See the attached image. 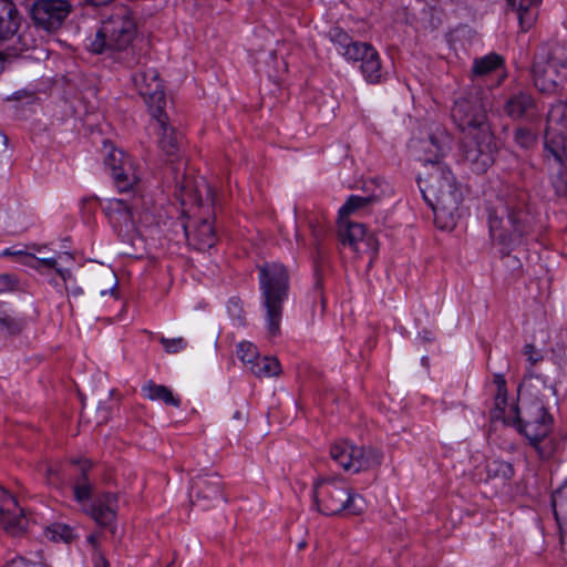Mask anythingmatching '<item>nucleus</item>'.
<instances>
[{"instance_id": "obj_32", "label": "nucleus", "mask_w": 567, "mask_h": 567, "mask_svg": "<svg viewBox=\"0 0 567 567\" xmlns=\"http://www.w3.org/2000/svg\"><path fill=\"white\" fill-rule=\"evenodd\" d=\"M91 466L92 465L89 461H85L82 464V467H81L82 473L79 476V478L76 480L75 485H74V496L78 502H83L85 499H89V497L91 496L92 486L89 483V480L86 477V471L90 470Z\"/></svg>"}, {"instance_id": "obj_24", "label": "nucleus", "mask_w": 567, "mask_h": 567, "mask_svg": "<svg viewBox=\"0 0 567 567\" xmlns=\"http://www.w3.org/2000/svg\"><path fill=\"white\" fill-rule=\"evenodd\" d=\"M192 489H197V497L204 499L221 496L223 483L217 474H208L204 478L192 481Z\"/></svg>"}, {"instance_id": "obj_20", "label": "nucleus", "mask_w": 567, "mask_h": 567, "mask_svg": "<svg viewBox=\"0 0 567 567\" xmlns=\"http://www.w3.org/2000/svg\"><path fill=\"white\" fill-rule=\"evenodd\" d=\"M188 244L197 250H206L217 241L215 228L207 219L199 220L192 230L185 228Z\"/></svg>"}, {"instance_id": "obj_53", "label": "nucleus", "mask_w": 567, "mask_h": 567, "mask_svg": "<svg viewBox=\"0 0 567 567\" xmlns=\"http://www.w3.org/2000/svg\"><path fill=\"white\" fill-rule=\"evenodd\" d=\"M94 567H110V564L104 556L99 555L95 559Z\"/></svg>"}, {"instance_id": "obj_51", "label": "nucleus", "mask_w": 567, "mask_h": 567, "mask_svg": "<svg viewBox=\"0 0 567 567\" xmlns=\"http://www.w3.org/2000/svg\"><path fill=\"white\" fill-rule=\"evenodd\" d=\"M495 383L497 385V392H506V389H505V385H506V382H505V379L503 378V375H495Z\"/></svg>"}, {"instance_id": "obj_40", "label": "nucleus", "mask_w": 567, "mask_h": 567, "mask_svg": "<svg viewBox=\"0 0 567 567\" xmlns=\"http://www.w3.org/2000/svg\"><path fill=\"white\" fill-rule=\"evenodd\" d=\"M524 354L527 360L534 365L543 360V355L533 344H526L524 347Z\"/></svg>"}, {"instance_id": "obj_31", "label": "nucleus", "mask_w": 567, "mask_h": 567, "mask_svg": "<svg viewBox=\"0 0 567 567\" xmlns=\"http://www.w3.org/2000/svg\"><path fill=\"white\" fill-rule=\"evenodd\" d=\"M488 477L509 481L514 476V467L509 462L502 460H491L486 464Z\"/></svg>"}, {"instance_id": "obj_59", "label": "nucleus", "mask_w": 567, "mask_h": 567, "mask_svg": "<svg viewBox=\"0 0 567 567\" xmlns=\"http://www.w3.org/2000/svg\"><path fill=\"white\" fill-rule=\"evenodd\" d=\"M89 542L95 544V537L93 535L89 536Z\"/></svg>"}, {"instance_id": "obj_16", "label": "nucleus", "mask_w": 567, "mask_h": 567, "mask_svg": "<svg viewBox=\"0 0 567 567\" xmlns=\"http://www.w3.org/2000/svg\"><path fill=\"white\" fill-rule=\"evenodd\" d=\"M338 236L343 246H349L357 254L377 252L379 243L373 235H368L362 224L348 219H338Z\"/></svg>"}, {"instance_id": "obj_43", "label": "nucleus", "mask_w": 567, "mask_h": 567, "mask_svg": "<svg viewBox=\"0 0 567 567\" xmlns=\"http://www.w3.org/2000/svg\"><path fill=\"white\" fill-rule=\"evenodd\" d=\"M506 404V392H497L496 396H495V410L493 412V416L494 417H499L501 414L503 413V408L505 406Z\"/></svg>"}, {"instance_id": "obj_21", "label": "nucleus", "mask_w": 567, "mask_h": 567, "mask_svg": "<svg viewBox=\"0 0 567 567\" xmlns=\"http://www.w3.org/2000/svg\"><path fill=\"white\" fill-rule=\"evenodd\" d=\"M152 116L156 118L162 130L158 141L159 147L168 157L177 156L182 136L174 130V127L168 125L167 116L164 112H159Z\"/></svg>"}, {"instance_id": "obj_18", "label": "nucleus", "mask_w": 567, "mask_h": 567, "mask_svg": "<svg viewBox=\"0 0 567 567\" xmlns=\"http://www.w3.org/2000/svg\"><path fill=\"white\" fill-rule=\"evenodd\" d=\"M505 113L514 118L530 120L536 115V104L533 96L524 91L514 92L504 105Z\"/></svg>"}, {"instance_id": "obj_38", "label": "nucleus", "mask_w": 567, "mask_h": 567, "mask_svg": "<svg viewBox=\"0 0 567 567\" xmlns=\"http://www.w3.org/2000/svg\"><path fill=\"white\" fill-rule=\"evenodd\" d=\"M329 38L332 42L339 45L342 52L346 51L347 48L353 43V41H351V38L340 28H332L329 31Z\"/></svg>"}, {"instance_id": "obj_22", "label": "nucleus", "mask_w": 567, "mask_h": 567, "mask_svg": "<svg viewBox=\"0 0 567 567\" xmlns=\"http://www.w3.org/2000/svg\"><path fill=\"white\" fill-rule=\"evenodd\" d=\"M542 0H507V6L516 13L518 23L523 31L529 30L536 19L538 12V6Z\"/></svg>"}, {"instance_id": "obj_26", "label": "nucleus", "mask_w": 567, "mask_h": 567, "mask_svg": "<svg viewBox=\"0 0 567 567\" xmlns=\"http://www.w3.org/2000/svg\"><path fill=\"white\" fill-rule=\"evenodd\" d=\"M380 200V195L372 194L369 196H350L343 206L339 209L340 220L348 219L349 215L358 213L371 204Z\"/></svg>"}, {"instance_id": "obj_49", "label": "nucleus", "mask_w": 567, "mask_h": 567, "mask_svg": "<svg viewBox=\"0 0 567 567\" xmlns=\"http://www.w3.org/2000/svg\"><path fill=\"white\" fill-rule=\"evenodd\" d=\"M32 96H33V92H30L27 90H21V91L14 92L11 99L16 100V101H20L24 97H32Z\"/></svg>"}, {"instance_id": "obj_46", "label": "nucleus", "mask_w": 567, "mask_h": 567, "mask_svg": "<svg viewBox=\"0 0 567 567\" xmlns=\"http://www.w3.org/2000/svg\"><path fill=\"white\" fill-rule=\"evenodd\" d=\"M34 264H39L40 266L54 268L58 266V260L55 258H34V261L29 262L30 266L37 268Z\"/></svg>"}, {"instance_id": "obj_15", "label": "nucleus", "mask_w": 567, "mask_h": 567, "mask_svg": "<svg viewBox=\"0 0 567 567\" xmlns=\"http://www.w3.org/2000/svg\"><path fill=\"white\" fill-rule=\"evenodd\" d=\"M104 147L109 150L104 162L112 171L117 189L120 192L132 189L138 181L134 164L122 150L114 148L109 143H105Z\"/></svg>"}, {"instance_id": "obj_30", "label": "nucleus", "mask_w": 567, "mask_h": 567, "mask_svg": "<svg viewBox=\"0 0 567 567\" xmlns=\"http://www.w3.org/2000/svg\"><path fill=\"white\" fill-rule=\"evenodd\" d=\"M24 321L13 316L4 306L0 309V330L9 336L19 334L24 329Z\"/></svg>"}, {"instance_id": "obj_44", "label": "nucleus", "mask_w": 567, "mask_h": 567, "mask_svg": "<svg viewBox=\"0 0 567 567\" xmlns=\"http://www.w3.org/2000/svg\"><path fill=\"white\" fill-rule=\"evenodd\" d=\"M248 420V415L245 411L243 410H234L233 413H231V421H233V425L235 426H240L243 424H245Z\"/></svg>"}, {"instance_id": "obj_5", "label": "nucleus", "mask_w": 567, "mask_h": 567, "mask_svg": "<svg viewBox=\"0 0 567 567\" xmlns=\"http://www.w3.org/2000/svg\"><path fill=\"white\" fill-rule=\"evenodd\" d=\"M262 306L266 310L267 330L270 337L280 333L284 301L288 297L289 275L284 265L265 264L259 267Z\"/></svg>"}, {"instance_id": "obj_29", "label": "nucleus", "mask_w": 567, "mask_h": 567, "mask_svg": "<svg viewBox=\"0 0 567 567\" xmlns=\"http://www.w3.org/2000/svg\"><path fill=\"white\" fill-rule=\"evenodd\" d=\"M142 390L145 393V396L152 401L161 400L166 404H172L174 406H179L181 404L179 399L174 398L172 391L165 385L150 382L144 385Z\"/></svg>"}, {"instance_id": "obj_4", "label": "nucleus", "mask_w": 567, "mask_h": 567, "mask_svg": "<svg viewBox=\"0 0 567 567\" xmlns=\"http://www.w3.org/2000/svg\"><path fill=\"white\" fill-rule=\"evenodd\" d=\"M313 503L324 515H361L365 509L364 498L349 487L339 476H321L313 483Z\"/></svg>"}, {"instance_id": "obj_2", "label": "nucleus", "mask_w": 567, "mask_h": 567, "mask_svg": "<svg viewBox=\"0 0 567 567\" xmlns=\"http://www.w3.org/2000/svg\"><path fill=\"white\" fill-rule=\"evenodd\" d=\"M526 192L506 186L488 208L489 233L494 241L506 248L522 244L532 230L533 217L527 208Z\"/></svg>"}, {"instance_id": "obj_6", "label": "nucleus", "mask_w": 567, "mask_h": 567, "mask_svg": "<svg viewBox=\"0 0 567 567\" xmlns=\"http://www.w3.org/2000/svg\"><path fill=\"white\" fill-rule=\"evenodd\" d=\"M491 105V90L484 89L480 84H473L464 95L454 102L451 116L462 132L482 130L483 126H489L487 110Z\"/></svg>"}, {"instance_id": "obj_35", "label": "nucleus", "mask_w": 567, "mask_h": 567, "mask_svg": "<svg viewBox=\"0 0 567 567\" xmlns=\"http://www.w3.org/2000/svg\"><path fill=\"white\" fill-rule=\"evenodd\" d=\"M237 355L248 368L258 359L259 352L251 342H240L237 347Z\"/></svg>"}, {"instance_id": "obj_13", "label": "nucleus", "mask_w": 567, "mask_h": 567, "mask_svg": "<svg viewBox=\"0 0 567 567\" xmlns=\"http://www.w3.org/2000/svg\"><path fill=\"white\" fill-rule=\"evenodd\" d=\"M132 81L152 115L162 113L166 105V97L158 72L152 68H143L132 76Z\"/></svg>"}, {"instance_id": "obj_25", "label": "nucleus", "mask_w": 567, "mask_h": 567, "mask_svg": "<svg viewBox=\"0 0 567 567\" xmlns=\"http://www.w3.org/2000/svg\"><path fill=\"white\" fill-rule=\"evenodd\" d=\"M502 58L497 54H488L484 58L474 60L472 74L473 82L477 81L481 84V79L497 71L502 65Z\"/></svg>"}, {"instance_id": "obj_42", "label": "nucleus", "mask_w": 567, "mask_h": 567, "mask_svg": "<svg viewBox=\"0 0 567 567\" xmlns=\"http://www.w3.org/2000/svg\"><path fill=\"white\" fill-rule=\"evenodd\" d=\"M17 280L13 276L1 275L0 276V292H4L14 288Z\"/></svg>"}, {"instance_id": "obj_37", "label": "nucleus", "mask_w": 567, "mask_h": 567, "mask_svg": "<svg viewBox=\"0 0 567 567\" xmlns=\"http://www.w3.org/2000/svg\"><path fill=\"white\" fill-rule=\"evenodd\" d=\"M514 140L523 148H529L536 143V135L526 127H518L514 133Z\"/></svg>"}, {"instance_id": "obj_36", "label": "nucleus", "mask_w": 567, "mask_h": 567, "mask_svg": "<svg viewBox=\"0 0 567 567\" xmlns=\"http://www.w3.org/2000/svg\"><path fill=\"white\" fill-rule=\"evenodd\" d=\"M47 536L52 540H63L69 543L73 538L72 529L65 524H52L47 528Z\"/></svg>"}, {"instance_id": "obj_57", "label": "nucleus", "mask_w": 567, "mask_h": 567, "mask_svg": "<svg viewBox=\"0 0 567 567\" xmlns=\"http://www.w3.org/2000/svg\"><path fill=\"white\" fill-rule=\"evenodd\" d=\"M3 20L0 19V40L6 38V32L2 29Z\"/></svg>"}, {"instance_id": "obj_45", "label": "nucleus", "mask_w": 567, "mask_h": 567, "mask_svg": "<svg viewBox=\"0 0 567 567\" xmlns=\"http://www.w3.org/2000/svg\"><path fill=\"white\" fill-rule=\"evenodd\" d=\"M557 524L559 526L560 530V542L563 546H567V515H564L563 517L557 520Z\"/></svg>"}, {"instance_id": "obj_11", "label": "nucleus", "mask_w": 567, "mask_h": 567, "mask_svg": "<svg viewBox=\"0 0 567 567\" xmlns=\"http://www.w3.org/2000/svg\"><path fill=\"white\" fill-rule=\"evenodd\" d=\"M331 458L344 471L359 473L378 467L383 454L373 447L357 446L348 441H338L330 447Z\"/></svg>"}, {"instance_id": "obj_52", "label": "nucleus", "mask_w": 567, "mask_h": 567, "mask_svg": "<svg viewBox=\"0 0 567 567\" xmlns=\"http://www.w3.org/2000/svg\"><path fill=\"white\" fill-rule=\"evenodd\" d=\"M55 271L60 275V277L62 278V280L64 282H66L68 279L71 278L72 274L69 269H63L61 267H55Z\"/></svg>"}, {"instance_id": "obj_54", "label": "nucleus", "mask_w": 567, "mask_h": 567, "mask_svg": "<svg viewBox=\"0 0 567 567\" xmlns=\"http://www.w3.org/2000/svg\"><path fill=\"white\" fill-rule=\"evenodd\" d=\"M7 143H8L7 136L0 131V155L6 152Z\"/></svg>"}, {"instance_id": "obj_55", "label": "nucleus", "mask_w": 567, "mask_h": 567, "mask_svg": "<svg viewBox=\"0 0 567 567\" xmlns=\"http://www.w3.org/2000/svg\"><path fill=\"white\" fill-rule=\"evenodd\" d=\"M82 292H83V291H82V289H81L80 287H74V288H72V290H71V295H72V296H80V295H82Z\"/></svg>"}, {"instance_id": "obj_41", "label": "nucleus", "mask_w": 567, "mask_h": 567, "mask_svg": "<svg viewBox=\"0 0 567 567\" xmlns=\"http://www.w3.org/2000/svg\"><path fill=\"white\" fill-rule=\"evenodd\" d=\"M4 256H16L21 259V261L25 265H29V262L34 261V256L28 252H24L22 250H13V249H6L3 252Z\"/></svg>"}, {"instance_id": "obj_14", "label": "nucleus", "mask_w": 567, "mask_h": 567, "mask_svg": "<svg viewBox=\"0 0 567 567\" xmlns=\"http://www.w3.org/2000/svg\"><path fill=\"white\" fill-rule=\"evenodd\" d=\"M71 8L68 0H35L30 12L37 27L53 31L62 25Z\"/></svg>"}, {"instance_id": "obj_27", "label": "nucleus", "mask_w": 567, "mask_h": 567, "mask_svg": "<svg viewBox=\"0 0 567 567\" xmlns=\"http://www.w3.org/2000/svg\"><path fill=\"white\" fill-rule=\"evenodd\" d=\"M252 374L258 378L277 377L281 372L279 361L272 357H258L256 361L249 367Z\"/></svg>"}, {"instance_id": "obj_62", "label": "nucleus", "mask_w": 567, "mask_h": 567, "mask_svg": "<svg viewBox=\"0 0 567 567\" xmlns=\"http://www.w3.org/2000/svg\"><path fill=\"white\" fill-rule=\"evenodd\" d=\"M107 419V412H105L104 416H103V420H106Z\"/></svg>"}, {"instance_id": "obj_34", "label": "nucleus", "mask_w": 567, "mask_h": 567, "mask_svg": "<svg viewBox=\"0 0 567 567\" xmlns=\"http://www.w3.org/2000/svg\"><path fill=\"white\" fill-rule=\"evenodd\" d=\"M373 50L374 49L369 43L353 42L346 51L342 52V54L348 60L361 61V63H363L368 56V52Z\"/></svg>"}, {"instance_id": "obj_19", "label": "nucleus", "mask_w": 567, "mask_h": 567, "mask_svg": "<svg viewBox=\"0 0 567 567\" xmlns=\"http://www.w3.org/2000/svg\"><path fill=\"white\" fill-rule=\"evenodd\" d=\"M117 496L106 493L91 506V517L103 527H112L117 512Z\"/></svg>"}, {"instance_id": "obj_61", "label": "nucleus", "mask_w": 567, "mask_h": 567, "mask_svg": "<svg viewBox=\"0 0 567 567\" xmlns=\"http://www.w3.org/2000/svg\"><path fill=\"white\" fill-rule=\"evenodd\" d=\"M313 236H315L316 239H318L319 234L316 230H313Z\"/></svg>"}, {"instance_id": "obj_1", "label": "nucleus", "mask_w": 567, "mask_h": 567, "mask_svg": "<svg viewBox=\"0 0 567 567\" xmlns=\"http://www.w3.org/2000/svg\"><path fill=\"white\" fill-rule=\"evenodd\" d=\"M451 138L444 133L431 135L424 147L429 154L425 163L431 164L424 187L421 188L425 200L434 212L435 224L441 229L451 230L460 218L463 190L453 173L441 165L440 158L450 150Z\"/></svg>"}, {"instance_id": "obj_8", "label": "nucleus", "mask_w": 567, "mask_h": 567, "mask_svg": "<svg viewBox=\"0 0 567 567\" xmlns=\"http://www.w3.org/2000/svg\"><path fill=\"white\" fill-rule=\"evenodd\" d=\"M567 58L543 44L534 56L532 69L534 85L544 93H555L566 80Z\"/></svg>"}, {"instance_id": "obj_9", "label": "nucleus", "mask_w": 567, "mask_h": 567, "mask_svg": "<svg viewBox=\"0 0 567 567\" xmlns=\"http://www.w3.org/2000/svg\"><path fill=\"white\" fill-rule=\"evenodd\" d=\"M463 158L472 171L482 174L494 163L497 145L491 126L464 132L461 142Z\"/></svg>"}, {"instance_id": "obj_39", "label": "nucleus", "mask_w": 567, "mask_h": 567, "mask_svg": "<svg viewBox=\"0 0 567 567\" xmlns=\"http://www.w3.org/2000/svg\"><path fill=\"white\" fill-rule=\"evenodd\" d=\"M159 342L163 344L167 353H178L187 347V342L182 337L173 339L162 337Z\"/></svg>"}, {"instance_id": "obj_60", "label": "nucleus", "mask_w": 567, "mask_h": 567, "mask_svg": "<svg viewBox=\"0 0 567 567\" xmlns=\"http://www.w3.org/2000/svg\"><path fill=\"white\" fill-rule=\"evenodd\" d=\"M305 546H306V543H305V542H301V543L298 545V548H299V549H302Z\"/></svg>"}, {"instance_id": "obj_28", "label": "nucleus", "mask_w": 567, "mask_h": 567, "mask_svg": "<svg viewBox=\"0 0 567 567\" xmlns=\"http://www.w3.org/2000/svg\"><path fill=\"white\" fill-rule=\"evenodd\" d=\"M360 69L363 76L370 83H379L382 80L380 56L375 50L369 51Z\"/></svg>"}, {"instance_id": "obj_50", "label": "nucleus", "mask_w": 567, "mask_h": 567, "mask_svg": "<svg viewBox=\"0 0 567 567\" xmlns=\"http://www.w3.org/2000/svg\"><path fill=\"white\" fill-rule=\"evenodd\" d=\"M0 4H3V9L7 10V13L10 18H12L13 13L17 12V10L13 7V3L9 0H0Z\"/></svg>"}, {"instance_id": "obj_7", "label": "nucleus", "mask_w": 567, "mask_h": 567, "mask_svg": "<svg viewBox=\"0 0 567 567\" xmlns=\"http://www.w3.org/2000/svg\"><path fill=\"white\" fill-rule=\"evenodd\" d=\"M515 424L519 433L524 434L539 453L540 456H548V451L539 447L553 429L554 419L548 413L540 400L524 401L520 405L514 406Z\"/></svg>"}, {"instance_id": "obj_3", "label": "nucleus", "mask_w": 567, "mask_h": 567, "mask_svg": "<svg viewBox=\"0 0 567 567\" xmlns=\"http://www.w3.org/2000/svg\"><path fill=\"white\" fill-rule=\"evenodd\" d=\"M137 27L132 11L126 7L116 8L103 22L96 32L90 49L95 54H109L118 59L128 68L141 63L133 40Z\"/></svg>"}, {"instance_id": "obj_10", "label": "nucleus", "mask_w": 567, "mask_h": 567, "mask_svg": "<svg viewBox=\"0 0 567 567\" xmlns=\"http://www.w3.org/2000/svg\"><path fill=\"white\" fill-rule=\"evenodd\" d=\"M141 197L131 200L112 198L104 205V212L112 228L123 243L134 246L138 240L135 215H137Z\"/></svg>"}, {"instance_id": "obj_23", "label": "nucleus", "mask_w": 567, "mask_h": 567, "mask_svg": "<svg viewBox=\"0 0 567 567\" xmlns=\"http://www.w3.org/2000/svg\"><path fill=\"white\" fill-rule=\"evenodd\" d=\"M547 161L553 169L551 183L555 193L567 200V157L556 158L548 153Z\"/></svg>"}, {"instance_id": "obj_48", "label": "nucleus", "mask_w": 567, "mask_h": 567, "mask_svg": "<svg viewBox=\"0 0 567 567\" xmlns=\"http://www.w3.org/2000/svg\"><path fill=\"white\" fill-rule=\"evenodd\" d=\"M102 277L109 282L110 291H113L114 287L116 286V277L115 274L111 270H106L102 274Z\"/></svg>"}, {"instance_id": "obj_47", "label": "nucleus", "mask_w": 567, "mask_h": 567, "mask_svg": "<svg viewBox=\"0 0 567 567\" xmlns=\"http://www.w3.org/2000/svg\"><path fill=\"white\" fill-rule=\"evenodd\" d=\"M4 567H39V565L29 563L23 557H17L10 560Z\"/></svg>"}, {"instance_id": "obj_12", "label": "nucleus", "mask_w": 567, "mask_h": 567, "mask_svg": "<svg viewBox=\"0 0 567 567\" xmlns=\"http://www.w3.org/2000/svg\"><path fill=\"white\" fill-rule=\"evenodd\" d=\"M545 148L556 158L567 157V103L557 102L547 114Z\"/></svg>"}, {"instance_id": "obj_33", "label": "nucleus", "mask_w": 567, "mask_h": 567, "mask_svg": "<svg viewBox=\"0 0 567 567\" xmlns=\"http://www.w3.org/2000/svg\"><path fill=\"white\" fill-rule=\"evenodd\" d=\"M567 481L565 484L557 488L551 495V506L556 520L567 515Z\"/></svg>"}, {"instance_id": "obj_63", "label": "nucleus", "mask_w": 567, "mask_h": 567, "mask_svg": "<svg viewBox=\"0 0 567 567\" xmlns=\"http://www.w3.org/2000/svg\"><path fill=\"white\" fill-rule=\"evenodd\" d=\"M2 307H3V305H2V303H0V309H1Z\"/></svg>"}, {"instance_id": "obj_58", "label": "nucleus", "mask_w": 567, "mask_h": 567, "mask_svg": "<svg viewBox=\"0 0 567 567\" xmlns=\"http://www.w3.org/2000/svg\"><path fill=\"white\" fill-rule=\"evenodd\" d=\"M3 61H4V55L0 52V72L2 71L3 66Z\"/></svg>"}, {"instance_id": "obj_56", "label": "nucleus", "mask_w": 567, "mask_h": 567, "mask_svg": "<svg viewBox=\"0 0 567 567\" xmlns=\"http://www.w3.org/2000/svg\"><path fill=\"white\" fill-rule=\"evenodd\" d=\"M59 259H66V260H71L72 259V256L68 252H63V254H60L59 255Z\"/></svg>"}, {"instance_id": "obj_17", "label": "nucleus", "mask_w": 567, "mask_h": 567, "mask_svg": "<svg viewBox=\"0 0 567 567\" xmlns=\"http://www.w3.org/2000/svg\"><path fill=\"white\" fill-rule=\"evenodd\" d=\"M28 519L17 499L0 486V525L12 536L21 535Z\"/></svg>"}]
</instances>
